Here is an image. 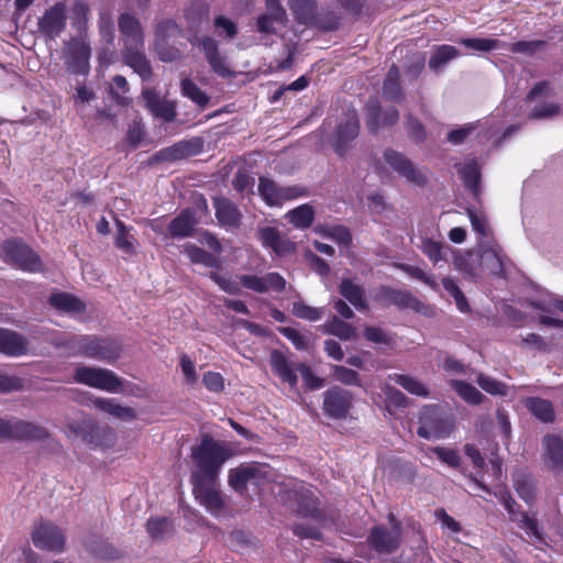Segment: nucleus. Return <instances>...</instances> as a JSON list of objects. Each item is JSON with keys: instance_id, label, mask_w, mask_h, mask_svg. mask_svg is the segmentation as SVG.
I'll use <instances>...</instances> for the list:
<instances>
[{"instance_id": "nucleus-1", "label": "nucleus", "mask_w": 563, "mask_h": 563, "mask_svg": "<svg viewBox=\"0 0 563 563\" xmlns=\"http://www.w3.org/2000/svg\"><path fill=\"white\" fill-rule=\"evenodd\" d=\"M231 456L232 451L228 445L211 435H203L200 443L191 450V459L196 466L191 479L218 481L224 463Z\"/></svg>"}, {"instance_id": "nucleus-2", "label": "nucleus", "mask_w": 563, "mask_h": 563, "mask_svg": "<svg viewBox=\"0 0 563 563\" xmlns=\"http://www.w3.org/2000/svg\"><path fill=\"white\" fill-rule=\"evenodd\" d=\"M453 429V419L439 405L424 406L419 415L417 434L426 440L449 437Z\"/></svg>"}, {"instance_id": "nucleus-3", "label": "nucleus", "mask_w": 563, "mask_h": 563, "mask_svg": "<svg viewBox=\"0 0 563 563\" xmlns=\"http://www.w3.org/2000/svg\"><path fill=\"white\" fill-rule=\"evenodd\" d=\"M74 382L109 393H119L123 379L113 371L102 367L78 366L74 371Z\"/></svg>"}, {"instance_id": "nucleus-4", "label": "nucleus", "mask_w": 563, "mask_h": 563, "mask_svg": "<svg viewBox=\"0 0 563 563\" xmlns=\"http://www.w3.org/2000/svg\"><path fill=\"white\" fill-rule=\"evenodd\" d=\"M258 195L269 207H280L286 201L307 197L309 191L307 187L300 185L280 186L274 179L261 176L258 178Z\"/></svg>"}, {"instance_id": "nucleus-5", "label": "nucleus", "mask_w": 563, "mask_h": 563, "mask_svg": "<svg viewBox=\"0 0 563 563\" xmlns=\"http://www.w3.org/2000/svg\"><path fill=\"white\" fill-rule=\"evenodd\" d=\"M375 301L382 307L395 306L399 310H412L418 313L428 314L429 306L424 305L411 291L396 289L390 286H380L375 294Z\"/></svg>"}, {"instance_id": "nucleus-6", "label": "nucleus", "mask_w": 563, "mask_h": 563, "mask_svg": "<svg viewBox=\"0 0 563 563\" xmlns=\"http://www.w3.org/2000/svg\"><path fill=\"white\" fill-rule=\"evenodd\" d=\"M323 415L333 420H345L353 408V394L338 385L328 388L323 393Z\"/></svg>"}, {"instance_id": "nucleus-7", "label": "nucleus", "mask_w": 563, "mask_h": 563, "mask_svg": "<svg viewBox=\"0 0 563 563\" xmlns=\"http://www.w3.org/2000/svg\"><path fill=\"white\" fill-rule=\"evenodd\" d=\"M49 437L46 428L36 423L16 419L8 421L0 418V439L18 441H42Z\"/></svg>"}, {"instance_id": "nucleus-8", "label": "nucleus", "mask_w": 563, "mask_h": 563, "mask_svg": "<svg viewBox=\"0 0 563 563\" xmlns=\"http://www.w3.org/2000/svg\"><path fill=\"white\" fill-rule=\"evenodd\" d=\"M66 12V3L58 1L38 18L37 31L45 41H54L64 32L67 24Z\"/></svg>"}, {"instance_id": "nucleus-9", "label": "nucleus", "mask_w": 563, "mask_h": 563, "mask_svg": "<svg viewBox=\"0 0 563 563\" xmlns=\"http://www.w3.org/2000/svg\"><path fill=\"white\" fill-rule=\"evenodd\" d=\"M2 250L5 261L11 265L31 273L42 271L40 256L29 245L18 241H5Z\"/></svg>"}, {"instance_id": "nucleus-10", "label": "nucleus", "mask_w": 563, "mask_h": 563, "mask_svg": "<svg viewBox=\"0 0 563 563\" xmlns=\"http://www.w3.org/2000/svg\"><path fill=\"white\" fill-rule=\"evenodd\" d=\"M383 157L388 166L408 183L420 187L427 185V176L404 153L389 147L384 151Z\"/></svg>"}, {"instance_id": "nucleus-11", "label": "nucleus", "mask_w": 563, "mask_h": 563, "mask_svg": "<svg viewBox=\"0 0 563 563\" xmlns=\"http://www.w3.org/2000/svg\"><path fill=\"white\" fill-rule=\"evenodd\" d=\"M91 48L85 41L73 37L65 46L64 63L73 75H87L90 70Z\"/></svg>"}, {"instance_id": "nucleus-12", "label": "nucleus", "mask_w": 563, "mask_h": 563, "mask_svg": "<svg viewBox=\"0 0 563 563\" xmlns=\"http://www.w3.org/2000/svg\"><path fill=\"white\" fill-rule=\"evenodd\" d=\"M360 119L355 109H349L345 112L344 121L336 125L332 146L334 152L344 157L351 147V143L358 136Z\"/></svg>"}, {"instance_id": "nucleus-13", "label": "nucleus", "mask_w": 563, "mask_h": 563, "mask_svg": "<svg viewBox=\"0 0 563 563\" xmlns=\"http://www.w3.org/2000/svg\"><path fill=\"white\" fill-rule=\"evenodd\" d=\"M365 109V123L371 134H377L380 129L391 128L399 121V111L395 107L383 110L377 99H369Z\"/></svg>"}, {"instance_id": "nucleus-14", "label": "nucleus", "mask_w": 563, "mask_h": 563, "mask_svg": "<svg viewBox=\"0 0 563 563\" xmlns=\"http://www.w3.org/2000/svg\"><path fill=\"white\" fill-rule=\"evenodd\" d=\"M288 500L291 503L290 507L294 511L303 517L311 519H321L323 514L318 508V498L314 494L302 484L287 492Z\"/></svg>"}, {"instance_id": "nucleus-15", "label": "nucleus", "mask_w": 563, "mask_h": 563, "mask_svg": "<svg viewBox=\"0 0 563 563\" xmlns=\"http://www.w3.org/2000/svg\"><path fill=\"white\" fill-rule=\"evenodd\" d=\"M32 542L37 549L62 552L65 547V536L54 523L41 522L32 532Z\"/></svg>"}, {"instance_id": "nucleus-16", "label": "nucleus", "mask_w": 563, "mask_h": 563, "mask_svg": "<svg viewBox=\"0 0 563 563\" xmlns=\"http://www.w3.org/2000/svg\"><path fill=\"white\" fill-rule=\"evenodd\" d=\"M367 544L379 554H390L395 552L401 542L400 530L397 526L389 530L385 526H374L366 538Z\"/></svg>"}, {"instance_id": "nucleus-17", "label": "nucleus", "mask_w": 563, "mask_h": 563, "mask_svg": "<svg viewBox=\"0 0 563 563\" xmlns=\"http://www.w3.org/2000/svg\"><path fill=\"white\" fill-rule=\"evenodd\" d=\"M88 358L102 361L108 364L115 363L122 353L121 344L109 338L88 335Z\"/></svg>"}, {"instance_id": "nucleus-18", "label": "nucleus", "mask_w": 563, "mask_h": 563, "mask_svg": "<svg viewBox=\"0 0 563 563\" xmlns=\"http://www.w3.org/2000/svg\"><path fill=\"white\" fill-rule=\"evenodd\" d=\"M217 481L191 479L192 493L201 506L211 514H217L224 508L221 493L214 487Z\"/></svg>"}, {"instance_id": "nucleus-19", "label": "nucleus", "mask_w": 563, "mask_h": 563, "mask_svg": "<svg viewBox=\"0 0 563 563\" xmlns=\"http://www.w3.org/2000/svg\"><path fill=\"white\" fill-rule=\"evenodd\" d=\"M142 98L145 102V108L154 118L162 119L164 122H173L176 119V103L162 99L155 89H143Z\"/></svg>"}, {"instance_id": "nucleus-20", "label": "nucleus", "mask_w": 563, "mask_h": 563, "mask_svg": "<svg viewBox=\"0 0 563 563\" xmlns=\"http://www.w3.org/2000/svg\"><path fill=\"white\" fill-rule=\"evenodd\" d=\"M543 462L545 467L555 475L563 474V440L556 434L543 438Z\"/></svg>"}, {"instance_id": "nucleus-21", "label": "nucleus", "mask_w": 563, "mask_h": 563, "mask_svg": "<svg viewBox=\"0 0 563 563\" xmlns=\"http://www.w3.org/2000/svg\"><path fill=\"white\" fill-rule=\"evenodd\" d=\"M257 238L264 247L271 249L278 256L291 254L296 250L295 243L283 238L275 227L260 228Z\"/></svg>"}, {"instance_id": "nucleus-22", "label": "nucleus", "mask_w": 563, "mask_h": 563, "mask_svg": "<svg viewBox=\"0 0 563 563\" xmlns=\"http://www.w3.org/2000/svg\"><path fill=\"white\" fill-rule=\"evenodd\" d=\"M216 218L221 227L236 229L241 225L242 213L238 206L224 197L213 198Z\"/></svg>"}, {"instance_id": "nucleus-23", "label": "nucleus", "mask_w": 563, "mask_h": 563, "mask_svg": "<svg viewBox=\"0 0 563 563\" xmlns=\"http://www.w3.org/2000/svg\"><path fill=\"white\" fill-rule=\"evenodd\" d=\"M269 364L272 372L283 382L287 383L289 387L294 388L298 384L296 364L288 360V357L280 351L274 350L271 353Z\"/></svg>"}, {"instance_id": "nucleus-24", "label": "nucleus", "mask_w": 563, "mask_h": 563, "mask_svg": "<svg viewBox=\"0 0 563 563\" xmlns=\"http://www.w3.org/2000/svg\"><path fill=\"white\" fill-rule=\"evenodd\" d=\"M198 221L194 210H181L168 224L167 231L173 239H184L194 235Z\"/></svg>"}, {"instance_id": "nucleus-25", "label": "nucleus", "mask_w": 563, "mask_h": 563, "mask_svg": "<svg viewBox=\"0 0 563 563\" xmlns=\"http://www.w3.org/2000/svg\"><path fill=\"white\" fill-rule=\"evenodd\" d=\"M0 353L8 356H22L27 353L25 338L15 331L0 328Z\"/></svg>"}, {"instance_id": "nucleus-26", "label": "nucleus", "mask_w": 563, "mask_h": 563, "mask_svg": "<svg viewBox=\"0 0 563 563\" xmlns=\"http://www.w3.org/2000/svg\"><path fill=\"white\" fill-rule=\"evenodd\" d=\"M140 46H128L123 51V62L130 66L142 80H148L152 75V66L145 54L139 49Z\"/></svg>"}, {"instance_id": "nucleus-27", "label": "nucleus", "mask_w": 563, "mask_h": 563, "mask_svg": "<svg viewBox=\"0 0 563 563\" xmlns=\"http://www.w3.org/2000/svg\"><path fill=\"white\" fill-rule=\"evenodd\" d=\"M455 168L460 175L463 185L477 199L481 196V168L475 159L465 164H456Z\"/></svg>"}, {"instance_id": "nucleus-28", "label": "nucleus", "mask_w": 563, "mask_h": 563, "mask_svg": "<svg viewBox=\"0 0 563 563\" xmlns=\"http://www.w3.org/2000/svg\"><path fill=\"white\" fill-rule=\"evenodd\" d=\"M119 30L125 37V47L143 46V31L140 21L129 13H122L118 21Z\"/></svg>"}, {"instance_id": "nucleus-29", "label": "nucleus", "mask_w": 563, "mask_h": 563, "mask_svg": "<svg viewBox=\"0 0 563 563\" xmlns=\"http://www.w3.org/2000/svg\"><path fill=\"white\" fill-rule=\"evenodd\" d=\"M383 96L393 102L404 101V90L400 85V70L397 65L393 64L383 81Z\"/></svg>"}, {"instance_id": "nucleus-30", "label": "nucleus", "mask_w": 563, "mask_h": 563, "mask_svg": "<svg viewBox=\"0 0 563 563\" xmlns=\"http://www.w3.org/2000/svg\"><path fill=\"white\" fill-rule=\"evenodd\" d=\"M339 294L357 310H366L368 305L365 299V290L362 286L354 284L351 279L344 278L339 284Z\"/></svg>"}, {"instance_id": "nucleus-31", "label": "nucleus", "mask_w": 563, "mask_h": 563, "mask_svg": "<svg viewBox=\"0 0 563 563\" xmlns=\"http://www.w3.org/2000/svg\"><path fill=\"white\" fill-rule=\"evenodd\" d=\"M76 432L80 433L85 441L95 446H108L114 440V432L108 427L103 428L97 424H89L76 430Z\"/></svg>"}, {"instance_id": "nucleus-32", "label": "nucleus", "mask_w": 563, "mask_h": 563, "mask_svg": "<svg viewBox=\"0 0 563 563\" xmlns=\"http://www.w3.org/2000/svg\"><path fill=\"white\" fill-rule=\"evenodd\" d=\"M528 411L543 423H552L555 420V411L552 401L541 397H528L526 399Z\"/></svg>"}, {"instance_id": "nucleus-33", "label": "nucleus", "mask_w": 563, "mask_h": 563, "mask_svg": "<svg viewBox=\"0 0 563 563\" xmlns=\"http://www.w3.org/2000/svg\"><path fill=\"white\" fill-rule=\"evenodd\" d=\"M48 303L56 310L64 312L81 313L86 310V305L75 295L69 292H55L48 298Z\"/></svg>"}, {"instance_id": "nucleus-34", "label": "nucleus", "mask_w": 563, "mask_h": 563, "mask_svg": "<svg viewBox=\"0 0 563 563\" xmlns=\"http://www.w3.org/2000/svg\"><path fill=\"white\" fill-rule=\"evenodd\" d=\"M287 4L295 20L309 27L318 10L316 0H288Z\"/></svg>"}, {"instance_id": "nucleus-35", "label": "nucleus", "mask_w": 563, "mask_h": 563, "mask_svg": "<svg viewBox=\"0 0 563 563\" xmlns=\"http://www.w3.org/2000/svg\"><path fill=\"white\" fill-rule=\"evenodd\" d=\"M258 474L256 466L240 465L229 471V485L238 493L246 490L247 483Z\"/></svg>"}, {"instance_id": "nucleus-36", "label": "nucleus", "mask_w": 563, "mask_h": 563, "mask_svg": "<svg viewBox=\"0 0 563 563\" xmlns=\"http://www.w3.org/2000/svg\"><path fill=\"white\" fill-rule=\"evenodd\" d=\"M341 26V16L333 10L322 9L316 12L309 27L317 29L321 32L336 31Z\"/></svg>"}, {"instance_id": "nucleus-37", "label": "nucleus", "mask_w": 563, "mask_h": 563, "mask_svg": "<svg viewBox=\"0 0 563 563\" xmlns=\"http://www.w3.org/2000/svg\"><path fill=\"white\" fill-rule=\"evenodd\" d=\"M117 234L114 238V245L124 254L134 255L136 253V239L130 233L132 228L119 219H115Z\"/></svg>"}, {"instance_id": "nucleus-38", "label": "nucleus", "mask_w": 563, "mask_h": 563, "mask_svg": "<svg viewBox=\"0 0 563 563\" xmlns=\"http://www.w3.org/2000/svg\"><path fill=\"white\" fill-rule=\"evenodd\" d=\"M323 329L325 333L344 341L351 340L356 335V328L338 316L329 318L324 322Z\"/></svg>"}, {"instance_id": "nucleus-39", "label": "nucleus", "mask_w": 563, "mask_h": 563, "mask_svg": "<svg viewBox=\"0 0 563 563\" xmlns=\"http://www.w3.org/2000/svg\"><path fill=\"white\" fill-rule=\"evenodd\" d=\"M185 253L194 264H202L206 267L217 269L221 267V261L217 256L195 244H187Z\"/></svg>"}, {"instance_id": "nucleus-40", "label": "nucleus", "mask_w": 563, "mask_h": 563, "mask_svg": "<svg viewBox=\"0 0 563 563\" xmlns=\"http://www.w3.org/2000/svg\"><path fill=\"white\" fill-rule=\"evenodd\" d=\"M388 377L411 395L423 398L429 397V389L416 377L397 373L390 374Z\"/></svg>"}, {"instance_id": "nucleus-41", "label": "nucleus", "mask_w": 563, "mask_h": 563, "mask_svg": "<svg viewBox=\"0 0 563 563\" xmlns=\"http://www.w3.org/2000/svg\"><path fill=\"white\" fill-rule=\"evenodd\" d=\"M289 222L297 229H308L314 220V210L308 205H301L287 213Z\"/></svg>"}, {"instance_id": "nucleus-42", "label": "nucleus", "mask_w": 563, "mask_h": 563, "mask_svg": "<svg viewBox=\"0 0 563 563\" xmlns=\"http://www.w3.org/2000/svg\"><path fill=\"white\" fill-rule=\"evenodd\" d=\"M459 55V51L448 44L439 45L434 48L433 54L429 59V68L433 71H439L445 64L454 59Z\"/></svg>"}, {"instance_id": "nucleus-43", "label": "nucleus", "mask_w": 563, "mask_h": 563, "mask_svg": "<svg viewBox=\"0 0 563 563\" xmlns=\"http://www.w3.org/2000/svg\"><path fill=\"white\" fill-rule=\"evenodd\" d=\"M450 384L457 395L471 405H481L485 399V396L467 382L452 379Z\"/></svg>"}, {"instance_id": "nucleus-44", "label": "nucleus", "mask_w": 563, "mask_h": 563, "mask_svg": "<svg viewBox=\"0 0 563 563\" xmlns=\"http://www.w3.org/2000/svg\"><path fill=\"white\" fill-rule=\"evenodd\" d=\"M181 95L200 108H205L209 101V96L198 87V85L190 78H185L180 82Z\"/></svg>"}, {"instance_id": "nucleus-45", "label": "nucleus", "mask_w": 563, "mask_h": 563, "mask_svg": "<svg viewBox=\"0 0 563 563\" xmlns=\"http://www.w3.org/2000/svg\"><path fill=\"white\" fill-rule=\"evenodd\" d=\"M146 532L152 539H161L173 532V521L167 517H151L145 525Z\"/></svg>"}, {"instance_id": "nucleus-46", "label": "nucleus", "mask_w": 563, "mask_h": 563, "mask_svg": "<svg viewBox=\"0 0 563 563\" xmlns=\"http://www.w3.org/2000/svg\"><path fill=\"white\" fill-rule=\"evenodd\" d=\"M331 377L345 386L362 387L360 374L356 371L343 365H332Z\"/></svg>"}, {"instance_id": "nucleus-47", "label": "nucleus", "mask_w": 563, "mask_h": 563, "mask_svg": "<svg viewBox=\"0 0 563 563\" xmlns=\"http://www.w3.org/2000/svg\"><path fill=\"white\" fill-rule=\"evenodd\" d=\"M287 21V13L277 10L276 14L263 13L258 15L256 20V30L260 33L265 34H275L276 29L274 26L275 23L285 24Z\"/></svg>"}, {"instance_id": "nucleus-48", "label": "nucleus", "mask_w": 563, "mask_h": 563, "mask_svg": "<svg viewBox=\"0 0 563 563\" xmlns=\"http://www.w3.org/2000/svg\"><path fill=\"white\" fill-rule=\"evenodd\" d=\"M459 43L466 48L477 52H490L497 48H505L507 43L496 38H461Z\"/></svg>"}, {"instance_id": "nucleus-49", "label": "nucleus", "mask_w": 563, "mask_h": 563, "mask_svg": "<svg viewBox=\"0 0 563 563\" xmlns=\"http://www.w3.org/2000/svg\"><path fill=\"white\" fill-rule=\"evenodd\" d=\"M443 288L454 298L455 305L461 312H468L471 310L466 296L460 289L457 284L451 277L442 279Z\"/></svg>"}, {"instance_id": "nucleus-50", "label": "nucleus", "mask_w": 563, "mask_h": 563, "mask_svg": "<svg viewBox=\"0 0 563 563\" xmlns=\"http://www.w3.org/2000/svg\"><path fill=\"white\" fill-rule=\"evenodd\" d=\"M62 346L68 351L69 356L88 357V335H71L62 343Z\"/></svg>"}, {"instance_id": "nucleus-51", "label": "nucleus", "mask_w": 563, "mask_h": 563, "mask_svg": "<svg viewBox=\"0 0 563 563\" xmlns=\"http://www.w3.org/2000/svg\"><path fill=\"white\" fill-rule=\"evenodd\" d=\"M547 44L548 43L543 40L517 41L511 44L507 43L505 48H508L514 54H526L531 56L545 48Z\"/></svg>"}, {"instance_id": "nucleus-52", "label": "nucleus", "mask_w": 563, "mask_h": 563, "mask_svg": "<svg viewBox=\"0 0 563 563\" xmlns=\"http://www.w3.org/2000/svg\"><path fill=\"white\" fill-rule=\"evenodd\" d=\"M397 267L400 271H402L404 273L408 274L410 277L418 279V280L422 282L423 284L428 285L433 290L439 289V285L435 282L433 275L426 273L422 268L415 266V265L407 264V263L397 264Z\"/></svg>"}, {"instance_id": "nucleus-53", "label": "nucleus", "mask_w": 563, "mask_h": 563, "mask_svg": "<svg viewBox=\"0 0 563 563\" xmlns=\"http://www.w3.org/2000/svg\"><path fill=\"white\" fill-rule=\"evenodd\" d=\"M87 549L93 556L98 559L114 560L119 558V551L109 542L103 540L89 542L87 544Z\"/></svg>"}, {"instance_id": "nucleus-54", "label": "nucleus", "mask_w": 563, "mask_h": 563, "mask_svg": "<svg viewBox=\"0 0 563 563\" xmlns=\"http://www.w3.org/2000/svg\"><path fill=\"white\" fill-rule=\"evenodd\" d=\"M422 253L435 265L445 260L444 245L441 242L426 238L420 246Z\"/></svg>"}, {"instance_id": "nucleus-55", "label": "nucleus", "mask_w": 563, "mask_h": 563, "mask_svg": "<svg viewBox=\"0 0 563 563\" xmlns=\"http://www.w3.org/2000/svg\"><path fill=\"white\" fill-rule=\"evenodd\" d=\"M186 145L177 142L172 146L162 148L157 153H155L154 158L156 161H166V162H175L179 159H184L188 157V152H185Z\"/></svg>"}, {"instance_id": "nucleus-56", "label": "nucleus", "mask_w": 563, "mask_h": 563, "mask_svg": "<svg viewBox=\"0 0 563 563\" xmlns=\"http://www.w3.org/2000/svg\"><path fill=\"white\" fill-rule=\"evenodd\" d=\"M296 369L300 373L307 389L317 390L324 386L325 380L317 376L306 363H297Z\"/></svg>"}, {"instance_id": "nucleus-57", "label": "nucleus", "mask_w": 563, "mask_h": 563, "mask_svg": "<svg viewBox=\"0 0 563 563\" xmlns=\"http://www.w3.org/2000/svg\"><path fill=\"white\" fill-rule=\"evenodd\" d=\"M406 130L408 137L417 144L422 143L427 139L424 125L412 114H408L406 118Z\"/></svg>"}, {"instance_id": "nucleus-58", "label": "nucleus", "mask_w": 563, "mask_h": 563, "mask_svg": "<svg viewBox=\"0 0 563 563\" xmlns=\"http://www.w3.org/2000/svg\"><path fill=\"white\" fill-rule=\"evenodd\" d=\"M71 13L73 27H75L78 32L86 30L88 23L89 7L82 1H77L73 4Z\"/></svg>"}, {"instance_id": "nucleus-59", "label": "nucleus", "mask_w": 563, "mask_h": 563, "mask_svg": "<svg viewBox=\"0 0 563 563\" xmlns=\"http://www.w3.org/2000/svg\"><path fill=\"white\" fill-rule=\"evenodd\" d=\"M477 384L490 395L505 396L507 394V385L505 383L484 374L477 376Z\"/></svg>"}, {"instance_id": "nucleus-60", "label": "nucleus", "mask_w": 563, "mask_h": 563, "mask_svg": "<svg viewBox=\"0 0 563 563\" xmlns=\"http://www.w3.org/2000/svg\"><path fill=\"white\" fill-rule=\"evenodd\" d=\"M292 313L297 318L308 321H318L322 318L321 309L308 306L302 301H297L292 303Z\"/></svg>"}, {"instance_id": "nucleus-61", "label": "nucleus", "mask_w": 563, "mask_h": 563, "mask_svg": "<svg viewBox=\"0 0 563 563\" xmlns=\"http://www.w3.org/2000/svg\"><path fill=\"white\" fill-rule=\"evenodd\" d=\"M364 338L372 343L376 344H384V345H391L393 338L386 333L384 330H382L378 327L375 325H367L364 328L363 331Z\"/></svg>"}, {"instance_id": "nucleus-62", "label": "nucleus", "mask_w": 563, "mask_h": 563, "mask_svg": "<svg viewBox=\"0 0 563 563\" xmlns=\"http://www.w3.org/2000/svg\"><path fill=\"white\" fill-rule=\"evenodd\" d=\"M261 279L264 284L265 292H283L286 289V279L277 272L267 273L266 275L261 276Z\"/></svg>"}, {"instance_id": "nucleus-63", "label": "nucleus", "mask_w": 563, "mask_h": 563, "mask_svg": "<svg viewBox=\"0 0 563 563\" xmlns=\"http://www.w3.org/2000/svg\"><path fill=\"white\" fill-rule=\"evenodd\" d=\"M476 128V123L464 124L457 129L451 130L446 135V140L453 145H460L466 141Z\"/></svg>"}, {"instance_id": "nucleus-64", "label": "nucleus", "mask_w": 563, "mask_h": 563, "mask_svg": "<svg viewBox=\"0 0 563 563\" xmlns=\"http://www.w3.org/2000/svg\"><path fill=\"white\" fill-rule=\"evenodd\" d=\"M209 278L214 282L224 292L229 295H239L241 292L240 282L225 278L217 272H210Z\"/></svg>"}]
</instances>
